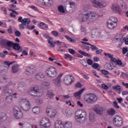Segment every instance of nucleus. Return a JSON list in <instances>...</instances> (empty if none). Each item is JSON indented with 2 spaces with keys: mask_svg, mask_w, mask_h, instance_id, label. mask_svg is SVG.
I'll return each mask as SVG.
<instances>
[{
  "mask_svg": "<svg viewBox=\"0 0 128 128\" xmlns=\"http://www.w3.org/2000/svg\"><path fill=\"white\" fill-rule=\"evenodd\" d=\"M84 100L87 104H94L98 100V96L94 94H91L86 96Z\"/></svg>",
  "mask_w": 128,
  "mask_h": 128,
  "instance_id": "4",
  "label": "nucleus"
},
{
  "mask_svg": "<svg viewBox=\"0 0 128 128\" xmlns=\"http://www.w3.org/2000/svg\"><path fill=\"white\" fill-rule=\"evenodd\" d=\"M81 43L83 44H87V46H90V48L92 50H98V47L96 46H95L92 45V44H90L89 42L81 41Z\"/></svg>",
  "mask_w": 128,
  "mask_h": 128,
  "instance_id": "23",
  "label": "nucleus"
},
{
  "mask_svg": "<svg viewBox=\"0 0 128 128\" xmlns=\"http://www.w3.org/2000/svg\"><path fill=\"white\" fill-rule=\"evenodd\" d=\"M104 56H108V58H110L111 60L112 58H114V55L110 53L104 52Z\"/></svg>",
  "mask_w": 128,
  "mask_h": 128,
  "instance_id": "49",
  "label": "nucleus"
},
{
  "mask_svg": "<svg viewBox=\"0 0 128 128\" xmlns=\"http://www.w3.org/2000/svg\"><path fill=\"white\" fill-rule=\"evenodd\" d=\"M90 120L92 122L96 120V116H94V115L93 114H90Z\"/></svg>",
  "mask_w": 128,
  "mask_h": 128,
  "instance_id": "43",
  "label": "nucleus"
},
{
  "mask_svg": "<svg viewBox=\"0 0 128 128\" xmlns=\"http://www.w3.org/2000/svg\"><path fill=\"white\" fill-rule=\"evenodd\" d=\"M8 34H12V32H13L12 28V26H10V28H8Z\"/></svg>",
  "mask_w": 128,
  "mask_h": 128,
  "instance_id": "61",
  "label": "nucleus"
},
{
  "mask_svg": "<svg viewBox=\"0 0 128 128\" xmlns=\"http://www.w3.org/2000/svg\"><path fill=\"white\" fill-rule=\"evenodd\" d=\"M22 24L24 26L30 24V20L29 18H24L22 20Z\"/></svg>",
  "mask_w": 128,
  "mask_h": 128,
  "instance_id": "30",
  "label": "nucleus"
},
{
  "mask_svg": "<svg viewBox=\"0 0 128 128\" xmlns=\"http://www.w3.org/2000/svg\"><path fill=\"white\" fill-rule=\"evenodd\" d=\"M12 72L13 74H16L18 72V66L15 64L12 66Z\"/></svg>",
  "mask_w": 128,
  "mask_h": 128,
  "instance_id": "31",
  "label": "nucleus"
},
{
  "mask_svg": "<svg viewBox=\"0 0 128 128\" xmlns=\"http://www.w3.org/2000/svg\"><path fill=\"white\" fill-rule=\"evenodd\" d=\"M70 8H72V10H76V4L74 1L69 2Z\"/></svg>",
  "mask_w": 128,
  "mask_h": 128,
  "instance_id": "29",
  "label": "nucleus"
},
{
  "mask_svg": "<svg viewBox=\"0 0 128 128\" xmlns=\"http://www.w3.org/2000/svg\"><path fill=\"white\" fill-rule=\"evenodd\" d=\"M45 20L46 22L49 24H51V26H54V24L52 23V22L48 18H46Z\"/></svg>",
  "mask_w": 128,
  "mask_h": 128,
  "instance_id": "54",
  "label": "nucleus"
},
{
  "mask_svg": "<svg viewBox=\"0 0 128 128\" xmlns=\"http://www.w3.org/2000/svg\"><path fill=\"white\" fill-rule=\"evenodd\" d=\"M8 117L6 116V113L0 112V120L4 121L6 120Z\"/></svg>",
  "mask_w": 128,
  "mask_h": 128,
  "instance_id": "28",
  "label": "nucleus"
},
{
  "mask_svg": "<svg viewBox=\"0 0 128 128\" xmlns=\"http://www.w3.org/2000/svg\"><path fill=\"white\" fill-rule=\"evenodd\" d=\"M116 62L120 66V68H124V66H126V64H122V62L120 60H117Z\"/></svg>",
  "mask_w": 128,
  "mask_h": 128,
  "instance_id": "44",
  "label": "nucleus"
},
{
  "mask_svg": "<svg viewBox=\"0 0 128 128\" xmlns=\"http://www.w3.org/2000/svg\"><path fill=\"white\" fill-rule=\"evenodd\" d=\"M92 34H93L94 36H96V34H98V32L96 29H93L92 30Z\"/></svg>",
  "mask_w": 128,
  "mask_h": 128,
  "instance_id": "53",
  "label": "nucleus"
},
{
  "mask_svg": "<svg viewBox=\"0 0 128 128\" xmlns=\"http://www.w3.org/2000/svg\"><path fill=\"white\" fill-rule=\"evenodd\" d=\"M74 82V78L72 76L68 74L65 76L64 78V82L65 84L70 86V84H72Z\"/></svg>",
  "mask_w": 128,
  "mask_h": 128,
  "instance_id": "12",
  "label": "nucleus"
},
{
  "mask_svg": "<svg viewBox=\"0 0 128 128\" xmlns=\"http://www.w3.org/2000/svg\"><path fill=\"white\" fill-rule=\"evenodd\" d=\"M32 112L35 114H38L40 112V108L39 106H34L32 108Z\"/></svg>",
  "mask_w": 128,
  "mask_h": 128,
  "instance_id": "26",
  "label": "nucleus"
},
{
  "mask_svg": "<svg viewBox=\"0 0 128 128\" xmlns=\"http://www.w3.org/2000/svg\"><path fill=\"white\" fill-rule=\"evenodd\" d=\"M20 107L23 110L28 112L32 108V104L28 99L26 98H20L19 100Z\"/></svg>",
  "mask_w": 128,
  "mask_h": 128,
  "instance_id": "2",
  "label": "nucleus"
},
{
  "mask_svg": "<svg viewBox=\"0 0 128 128\" xmlns=\"http://www.w3.org/2000/svg\"><path fill=\"white\" fill-rule=\"evenodd\" d=\"M107 24L108 28L114 30L118 26V18L116 17L110 18Z\"/></svg>",
  "mask_w": 128,
  "mask_h": 128,
  "instance_id": "5",
  "label": "nucleus"
},
{
  "mask_svg": "<svg viewBox=\"0 0 128 128\" xmlns=\"http://www.w3.org/2000/svg\"><path fill=\"white\" fill-rule=\"evenodd\" d=\"M13 114L16 120H21L24 116V112L18 107H16L13 110Z\"/></svg>",
  "mask_w": 128,
  "mask_h": 128,
  "instance_id": "6",
  "label": "nucleus"
},
{
  "mask_svg": "<svg viewBox=\"0 0 128 128\" xmlns=\"http://www.w3.org/2000/svg\"><path fill=\"white\" fill-rule=\"evenodd\" d=\"M36 68H32L30 66H27L26 68V74L28 76H32V74H34V72H36Z\"/></svg>",
  "mask_w": 128,
  "mask_h": 128,
  "instance_id": "15",
  "label": "nucleus"
},
{
  "mask_svg": "<svg viewBox=\"0 0 128 128\" xmlns=\"http://www.w3.org/2000/svg\"><path fill=\"white\" fill-rule=\"evenodd\" d=\"M112 10L114 12H119L120 14V12H124L126 10V8L124 7V9H120V5L118 3H115L112 5Z\"/></svg>",
  "mask_w": 128,
  "mask_h": 128,
  "instance_id": "11",
  "label": "nucleus"
},
{
  "mask_svg": "<svg viewBox=\"0 0 128 128\" xmlns=\"http://www.w3.org/2000/svg\"><path fill=\"white\" fill-rule=\"evenodd\" d=\"M40 128H50L52 126V121L48 117H44L40 120Z\"/></svg>",
  "mask_w": 128,
  "mask_h": 128,
  "instance_id": "3",
  "label": "nucleus"
},
{
  "mask_svg": "<svg viewBox=\"0 0 128 128\" xmlns=\"http://www.w3.org/2000/svg\"><path fill=\"white\" fill-rule=\"evenodd\" d=\"M100 18V15L98 13L94 12H90L84 14H80L78 17V20L82 22H86V24H94L98 18Z\"/></svg>",
  "mask_w": 128,
  "mask_h": 128,
  "instance_id": "1",
  "label": "nucleus"
},
{
  "mask_svg": "<svg viewBox=\"0 0 128 128\" xmlns=\"http://www.w3.org/2000/svg\"><path fill=\"white\" fill-rule=\"evenodd\" d=\"M64 58H66V60H68V58L69 60H72V56L70 54H64Z\"/></svg>",
  "mask_w": 128,
  "mask_h": 128,
  "instance_id": "48",
  "label": "nucleus"
},
{
  "mask_svg": "<svg viewBox=\"0 0 128 128\" xmlns=\"http://www.w3.org/2000/svg\"><path fill=\"white\" fill-rule=\"evenodd\" d=\"M36 78L38 80H42V78H44V74L42 72L38 73L36 74Z\"/></svg>",
  "mask_w": 128,
  "mask_h": 128,
  "instance_id": "22",
  "label": "nucleus"
},
{
  "mask_svg": "<svg viewBox=\"0 0 128 128\" xmlns=\"http://www.w3.org/2000/svg\"><path fill=\"white\" fill-rule=\"evenodd\" d=\"M46 113L50 118H54L56 116V111L52 108H48Z\"/></svg>",
  "mask_w": 128,
  "mask_h": 128,
  "instance_id": "13",
  "label": "nucleus"
},
{
  "mask_svg": "<svg viewBox=\"0 0 128 128\" xmlns=\"http://www.w3.org/2000/svg\"><path fill=\"white\" fill-rule=\"evenodd\" d=\"M78 52L79 54H82V56H90V54L88 53H86L81 50H79Z\"/></svg>",
  "mask_w": 128,
  "mask_h": 128,
  "instance_id": "40",
  "label": "nucleus"
},
{
  "mask_svg": "<svg viewBox=\"0 0 128 128\" xmlns=\"http://www.w3.org/2000/svg\"><path fill=\"white\" fill-rule=\"evenodd\" d=\"M28 8H32V10H34L35 12H38V7L35 6L34 5L30 6Z\"/></svg>",
  "mask_w": 128,
  "mask_h": 128,
  "instance_id": "47",
  "label": "nucleus"
},
{
  "mask_svg": "<svg viewBox=\"0 0 128 128\" xmlns=\"http://www.w3.org/2000/svg\"><path fill=\"white\" fill-rule=\"evenodd\" d=\"M64 76V74L60 73L58 76V78H56L53 80V84L55 86H60L62 84V76Z\"/></svg>",
  "mask_w": 128,
  "mask_h": 128,
  "instance_id": "14",
  "label": "nucleus"
},
{
  "mask_svg": "<svg viewBox=\"0 0 128 128\" xmlns=\"http://www.w3.org/2000/svg\"><path fill=\"white\" fill-rule=\"evenodd\" d=\"M53 40L54 38L52 37H49L48 42V44H50L52 48H54V46H56V42H54Z\"/></svg>",
  "mask_w": 128,
  "mask_h": 128,
  "instance_id": "25",
  "label": "nucleus"
},
{
  "mask_svg": "<svg viewBox=\"0 0 128 128\" xmlns=\"http://www.w3.org/2000/svg\"><path fill=\"white\" fill-rule=\"evenodd\" d=\"M128 74H126L122 72L120 76H121L122 78H126V76L128 78Z\"/></svg>",
  "mask_w": 128,
  "mask_h": 128,
  "instance_id": "60",
  "label": "nucleus"
},
{
  "mask_svg": "<svg viewBox=\"0 0 128 128\" xmlns=\"http://www.w3.org/2000/svg\"><path fill=\"white\" fill-rule=\"evenodd\" d=\"M98 66H100V64H98V63H94L92 64V68H98Z\"/></svg>",
  "mask_w": 128,
  "mask_h": 128,
  "instance_id": "59",
  "label": "nucleus"
},
{
  "mask_svg": "<svg viewBox=\"0 0 128 128\" xmlns=\"http://www.w3.org/2000/svg\"><path fill=\"white\" fill-rule=\"evenodd\" d=\"M38 26L39 28L44 30H48V26L44 22H40Z\"/></svg>",
  "mask_w": 128,
  "mask_h": 128,
  "instance_id": "18",
  "label": "nucleus"
},
{
  "mask_svg": "<svg viewBox=\"0 0 128 128\" xmlns=\"http://www.w3.org/2000/svg\"><path fill=\"white\" fill-rule=\"evenodd\" d=\"M86 112L84 110H77L75 113V118L78 120H82V118H86Z\"/></svg>",
  "mask_w": 128,
  "mask_h": 128,
  "instance_id": "9",
  "label": "nucleus"
},
{
  "mask_svg": "<svg viewBox=\"0 0 128 128\" xmlns=\"http://www.w3.org/2000/svg\"><path fill=\"white\" fill-rule=\"evenodd\" d=\"M51 32L54 36H58V32L56 31L52 30Z\"/></svg>",
  "mask_w": 128,
  "mask_h": 128,
  "instance_id": "55",
  "label": "nucleus"
},
{
  "mask_svg": "<svg viewBox=\"0 0 128 128\" xmlns=\"http://www.w3.org/2000/svg\"><path fill=\"white\" fill-rule=\"evenodd\" d=\"M107 114L109 116H114L116 114V110L114 109L110 108L107 110Z\"/></svg>",
  "mask_w": 128,
  "mask_h": 128,
  "instance_id": "32",
  "label": "nucleus"
},
{
  "mask_svg": "<svg viewBox=\"0 0 128 128\" xmlns=\"http://www.w3.org/2000/svg\"><path fill=\"white\" fill-rule=\"evenodd\" d=\"M86 90V88H82L78 92H76L74 94V96L76 98H80V96H82V94Z\"/></svg>",
  "mask_w": 128,
  "mask_h": 128,
  "instance_id": "17",
  "label": "nucleus"
},
{
  "mask_svg": "<svg viewBox=\"0 0 128 128\" xmlns=\"http://www.w3.org/2000/svg\"><path fill=\"white\" fill-rule=\"evenodd\" d=\"M116 40H120L119 44H117V47L120 48V46H122V44H124V42L122 40H121V38H116Z\"/></svg>",
  "mask_w": 128,
  "mask_h": 128,
  "instance_id": "42",
  "label": "nucleus"
},
{
  "mask_svg": "<svg viewBox=\"0 0 128 128\" xmlns=\"http://www.w3.org/2000/svg\"><path fill=\"white\" fill-rule=\"evenodd\" d=\"M94 110L98 114H102V110L100 106H96L94 108Z\"/></svg>",
  "mask_w": 128,
  "mask_h": 128,
  "instance_id": "24",
  "label": "nucleus"
},
{
  "mask_svg": "<svg viewBox=\"0 0 128 128\" xmlns=\"http://www.w3.org/2000/svg\"><path fill=\"white\" fill-rule=\"evenodd\" d=\"M81 76L84 78H86V80H90V76L88 75L84 74V73H80Z\"/></svg>",
  "mask_w": 128,
  "mask_h": 128,
  "instance_id": "52",
  "label": "nucleus"
},
{
  "mask_svg": "<svg viewBox=\"0 0 128 128\" xmlns=\"http://www.w3.org/2000/svg\"><path fill=\"white\" fill-rule=\"evenodd\" d=\"M65 38L68 40L70 42H72V44H74V42H76V40L72 39V38L68 36H66Z\"/></svg>",
  "mask_w": 128,
  "mask_h": 128,
  "instance_id": "38",
  "label": "nucleus"
},
{
  "mask_svg": "<svg viewBox=\"0 0 128 128\" xmlns=\"http://www.w3.org/2000/svg\"><path fill=\"white\" fill-rule=\"evenodd\" d=\"M39 2H44V5L46 6H52V0H38Z\"/></svg>",
  "mask_w": 128,
  "mask_h": 128,
  "instance_id": "20",
  "label": "nucleus"
},
{
  "mask_svg": "<svg viewBox=\"0 0 128 128\" xmlns=\"http://www.w3.org/2000/svg\"><path fill=\"white\" fill-rule=\"evenodd\" d=\"M68 52L71 54H76V52L73 49H69Z\"/></svg>",
  "mask_w": 128,
  "mask_h": 128,
  "instance_id": "62",
  "label": "nucleus"
},
{
  "mask_svg": "<svg viewBox=\"0 0 128 128\" xmlns=\"http://www.w3.org/2000/svg\"><path fill=\"white\" fill-rule=\"evenodd\" d=\"M46 74L49 78H56L58 76L56 68L54 67H50L46 69Z\"/></svg>",
  "mask_w": 128,
  "mask_h": 128,
  "instance_id": "7",
  "label": "nucleus"
},
{
  "mask_svg": "<svg viewBox=\"0 0 128 128\" xmlns=\"http://www.w3.org/2000/svg\"><path fill=\"white\" fill-rule=\"evenodd\" d=\"M19 126H21L22 128H32V126L31 127H28L22 122H19L18 123Z\"/></svg>",
  "mask_w": 128,
  "mask_h": 128,
  "instance_id": "46",
  "label": "nucleus"
},
{
  "mask_svg": "<svg viewBox=\"0 0 128 128\" xmlns=\"http://www.w3.org/2000/svg\"><path fill=\"white\" fill-rule=\"evenodd\" d=\"M102 86L104 90H108L109 88L108 86L106 84H102Z\"/></svg>",
  "mask_w": 128,
  "mask_h": 128,
  "instance_id": "57",
  "label": "nucleus"
},
{
  "mask_svg": "<svg viewBox=\"0 0 128 128\" xmlns=\"http://www.w3.org/2000/svg\"><path fill=\"white\" fill-rule=\"evenodd\" d=\"M1 10L2 12H3L5 16H8V8H6L2 7L1 8Z\"/></svg>",
  "mask_w": 128,
  "mask_h": 128,
  "instance_id": "45",
  "label": "nucleus"
},
{
  "mask_svg": "<svg viewBox=\"0 0 128 128\" xmlns=\"http://www.w3.org/2000/svg\"><path fill=\"white\" fill-rule=\"evenodd\" d=\"M12 100H13L12 96H8L6 98V101L8 102H12Z\"/></svg>",
  "mask_w": 128,
  "mask_h": 128,
  "instance_id": "41",
  "label": "nucleus"
},
{
  "mask_svg": "<svg viewBox=\"0 0 128 128\" xmlns=\"http://www.w3.org/2000/svg\"><path fill=\"white\" fill-rule=\"evenodd\" d=\"M92 2L94 8H106L108 6L106 2H104L102 0H92Z\"/></svg>",
  "mask_w": 128,
  "mask_h": 128,
  "instance_id": "8",
  "label": "nucleus"
},
{
  "mask_svg": "<svg viewBox=\"0 0 128 128\" xmlns=\"http://www.w3.org/2000/svg\"><path fill=\"white\" fill-rule=\"evenodd\" d=\"M42 88H50V83L48 82H42Z\"/></svg>",
  "mask_w": 128,
  "mask_h": 128,
  "instance_id": "34",
  "label": "nucleus"
},
{
  "mask_svg": "<svg viewBox=\"0 0 128 128\" xmlns=\"http://www.w3.org/2000/svg\"><path fill=\"white\" fill-rule=\"evenodd\" d=\"M32 92H34L36 94L40 92V90L38 89V86H33L30 88V90L29 91V94H31V96H34L32 94Z\"/></svg>",
  "mask_w": 128,
  "mask_h": 128,
  "instance_id": "19",
  "label": "nucleus"
},
{
  "mask_svg": "<svg viewBox=\"0 0 128 128\" xmlns=\"http://www.w3.org/2000/svg\"><path fill=\"white\" fill-rule=\"evenodd\" d=\"M63 126L64 128H72L74 124H72V122L66 120L63 123Z\"/></svg>",
  "mask_w": 128,
  "mask_h": 128,
  "instance_id": "16",
  "label": "nucleus"
},
{
  "mask_svg": "<svg viewBox=\"0 0 128 128\" xmlns=\"http://www.w3.org/2000/svg\"><path fill=\"white\" fill-rule=\"evenodd\" d=\"M82 84H80V82H78L76 84V88H82Z\"/></svg>",
  "mask_w": 128,
  "mask_h": 128,
  "instance_id": "64",
  "label": "nucleus"
},
{
  "mask_svg": "<svg viewBox=\"0 0 128 128\" xmlns=\"http://www.w3.org/2000/svg\"><path fill=\"white\" fill-rule=\"evenodd\" d=\"M58 10L62 14H64V12H66V10H64V8L62 5H60L58 6Z\"/></svg>",
  "mask_w": 128,
  "mask_h": 128,
  "instance_id": "36",
  "label": "nucleus"
},
{
  "mask_svg": "<svg viewBox=\"0 0 128 128\" xmlns=\"http://www.w3.org/2000/svg\"><path fill=\"white\" fill-rule=\"evenodd\" d=\"M121 40L123 41V42H124L125 44H128V35L126 36V37H122Z\"/></svg>",
  "mask_w": 128,
  "mask_h": 128,
  "instance_id": "37",
  "label": "nucleus"
},
{
  "mask_svg": "<svg viewBox=\"0 0 128 128\" xmlns=\"http://www.w3.org/2000/svg\"><path fill=\"white\" fill-rule=\"evenodd\" d=\"M80 32L82 36H86L88 34L86 32V28L84 26H81L80 28Z\"/></svg>",
  "mask_w": 128,
  "mask_h": 128,
  "instance_id": "27",
  "label": "nucleus"
},
{
  "mask_svg": "<svg viewBox=\"0 0 128 128\" xmlns=\"http://www.w3.org/2000/svg\"><path fill=\"white\" fill-rule=\"evenodd\" d=\"M12 87V82H10L8 83V85L4 87V90H8V88L9 86Z\"/></svg>",
  "mask_w": 128,
  "mask_h": 128,
  "instance_id": "50",
  "label": "nucleus"
},
{
  "mask_svg": "<svg viewBox=\"0 0 128 128\" xmlns=\"http://www.w3.org/2000/svg\"><path fill=\"white\" fill-rule=\"evenodd\" d=\"M94 62L91 59H88L87 60V63L89 66H92V64Z\"/></svg>",
  "mask_w": 128,
  "mask_h": 128,
  "instance_id": "56",
  "label": "nucleus"
},
{
  "mask_svg": "<svg viewBox=\"0 0 128 128\" xmlns=\"http://www.w3.org/2000/svg\"><path fill=\"white\" fill-rule=\"evenodd\" d=\"M13 48L15 50H20V44L18 43H14L13 44Z\"/></svg>",
  "mask_w": 128,
  "mask_h": 128,
  "instance_id": "33",
  "label": "nucleus"
},
{
  "mask_svg": "<svg viewBox=\"0 0 128 128\" xmlns=\"http://www.w3.org/2000/svg\"><path fill=\"white\" fill-rule=\"evenodd\" d=\"M54 96V92H50V91H48L47 94H46V96L47 98H52Z\"/></svg>",
  "mask_w": 128,
  "mask_h": 128,
  "instance_id": "39",
  "label": "nucleus"
},
{
  "mask_svg": "<svg viewBox=\"0 0 128 128\" xmlns=\"http://www.w3.org/2000/svg\"><path fill=\"white\" fill-rule=\"evenodd\" d=\"M36 102L38 104H42V102H44L40 98L36 99Z\"/></svg>",
  "mask_w": 128,
  "mask_h": 128,
  "instance_id": "63",
  "label": "nucleus"
},
{
  "mask_svg": "<svg viewBox=\"0 0 128 128\" xmlns=\"http://www.w3.org/2000/svg\"><path fill=\"white\" fill-rule=\"evenodd\" d=\"M128 52V49L127 47L123 48L122 50V54H126Z\"/></svg>",
  "mask_w": 128,
  "mask_h": 128,
  "instance_id": "51",
  "label": "nucleus"
},
{
  "mask_svg": "<svg viewBox=\"0 0 128 128\" xmlns=\"http://www.w3.org/2000/svg\"><path fill=\"white\" fill-rule=\"evenodd\" d=\"M113 124L116 126H122L124 124V119L120 116H116L113 118Z\"/></svg>",
  "mask_w": 128,
  "mask_h": 128,
  "instance_id": "10",
  "label": "nucleus"
},
{
  "mask_svg": "<svg viewBox=\"0 0 128 128\" xmlns=\"http://www.w3.org/2000/svg\"><path fill=\"white\" fill-rule=\"evenodd\" d=\"M2 43L4 44H6L8 48H12L14 46V42L8 40H2Z\"/></svg>",
  "mask_w": 128,
  "mask_h": 128,
  "instance_id": "21",
  "label": "nucleus"
},
{
  "mask_svg": "<svg viewBox=\"0 0 128 128\" xmlns=\"http://www.w3.org/2000/svg\"><path fill=\"white\" fill-rule=\"evenodd\" d=\"M20 32L18 30L15 31V36H20Z\"/></svg>",
  "mask_w": 128,
  "mask_h": 128,
  "instance_id": "58",
  "label": "nucleus"
},
{
  "mask_svg": "<svg viewBox=\"0 0 128 128\" xmlns=\"http://www.w3.org/2000/svg\"><path fill=\"white\" fill-rule=\"evenodd\" d=\"M112 90H117L118 92H120V90H122V87L120 86V85H116L112 87Z\"/></svg>",
  "mask_w": 128,
  "mask_h": 128,
  "instance_id": "35",
  "label": "nucleus"
}]
</instances>
